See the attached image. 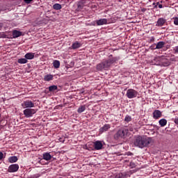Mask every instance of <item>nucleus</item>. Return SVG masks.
I'll use <instances>...</instances> for the list:
<instances>
[{"label":"nucleus","instance_id":"obj_1","mask_svg":"<svg viewBox=\"0 0 178 178\" xmlns=\"http://www.w3.org/2000/svg\"><path fill=\"white\" fill-rule=\"evenodd\" d=\"M151 143H152V138L139 136L136 137L134 141V145L139 148H144V147H148Z\"/></svg>","mask_w":178,"mask_h":178},{"label":"nucleus","instance_id":"obj_2","mask_svg":"<svg viewBox=\"0 0 178 178\" xmlns=\"http://www.w3.org/2000/svg\"><path fill=\"white\" fill-rule=\"evenodd\" d=\"M119 60V58L114 57L112 58H109L105 61H103L102 63H99L97 65V70H108L115 62Z\"/></svg>","mask_w":178,"mask_h":178},{"label":"nucleus","instance_id":"obj_3","mask_svg":"<svg viewBox=\"0 0 178 178\" xmlns=\"http://www.w3.org/2000/svg\"><path fill=\"white\" fill-rule=\"evenodd\" d=\"M127 134H129V129L127 128L120 129L114 135L115 140H124L127 138Z\"/></svg>","mask_w":178,"mask_h":178},{"label":"nucleus","instance_id":"obj_4","mask_svg":"<svg viewBox=\"0 0 178 178\" xmlns=\"http://www.w3.org/2000/svg\"><path fill=\"white\" fill-rule=\"evenodd\" d=\"M37 113V110L34 108H26L24 110V115L25 118H31L33 115Z\"/></svg>","mask_w":178,"mask_h":178},{"label":"nucleus","instance_id":"obj_5","mask_svg":"<svg viewBox=\"0 0 178 178\" xmlns=\"http://www.w3.org/2000/svg\"><path fill=\"white\" fill-rule=\"evenodd\" d=\"M138 95V92H137L134 89H129L127 91V98H129V99H131L133 98H136Z\"/></svg>","mask_w":178,"mask_h":178},{"label":"nucleus","instance_id":"obj_6","mask_svg":"<svg viewBox=\"0 0 178 178\" xmlns=\"http://www.w3.org/2000/svg\"><path fill=\"white\" fill-rule=\"evenodd\" d=\"M94 149L96 151H99V149H102V147H104V144H102V142L100 140H97L92 143Z\"/></svg>","mask_w":178,"mask_h":178},{"label":"nucleus","instance_id":"obj_7","mask_svg":"<svg viewBox=\"0 0 178 178\" xmlns=\"http://www.w3.org/2000/svg\"><path fill=\"white\" fill-rule=\"evenodd\" d=\"M19 170V164H13L8 167V172L10 173H15Z\"/></svg>","mask_w":178,"mask_h":178},{"label":"nucleus","instance_id":"obj_8","mask_svg":"<svg viewBox=\"0 0 178 178\" xmlns=\"http://www.w3.org/2000/svg\"><path fill=\"white\" fill-rule=\"evenodd\" d=\"M22 106L24 108H34L35 105L34 103H33V102L28 100V101H25L22 104Z\"/></svg>","mask_w":178,"mask_h":178},{"label":"nucleus","instance_id":"obj_9","mask_svg":"<svg viewBox=\"0 0 178 178\" xmlns=\"http://www.w3.org/2000/svg\"><path fill=\"white\" fill-rule=\"evenodd\" d=\"M163 59H165V57L163 56H157L154 58V62L157 63L158 65H163Z\"/></svg>","mask_w":178,"mask_h":178},{"label":"nucleus","instance_id":"obj_10","mask_svg":"<svg viewBox=\"0 0 178 178\" xmlns=\"http://www.w3.org/2000/svg\"><path fill=\"white\" fill-rule=\"evenodd\" d=\"M162 117V112L159 110H155L153 112V118L154 119H159V118Z\"/></svg>","mask_w":178,"mask_h":178},{"label":"nucleus","instance_id":"obj_11","mask_svg":"<svg viewBox=\"0 0 178 178\" xmlns=\"http://www.w3.org/2000/svg\"><path fill=\"white\" fill-rule=\"evenodd\" d=\"M109 129H111V124H106L99 129V133H104L105 131H108Z\"/></svg>","mask_w":178,"mask_h":178},{"label":"nucleus","instance_id":"obj_12","mask_svg":"<svg viewBox=\"0 0 178 178\" xmlns=\"http://www.w3.org/2000/svg\"><path fill=\"white\" fill-rule=\"evenodd\" d=\"M97 26H104V24H106L108 23V19H100L96 21Z\"/></svg>","mask_w":178,"mask_h":178},{"label":"nucleus","instance_id":"obj_13","mask_svg":"<svg viewBox=\"0 0 178 178\" xmlns=\"http://www.w3.org/2000/svg\"><path fill=\"white\" fill-rule=\"evenodd\" d=\"M165 23H166V19H165L163 18H159L156 22V26L161 27V26H163V24H165Z\"/></svg>","mask_w":178,"mask_h":178},{"label":"nucleus","instance_id":"obj_14","mask_svg":"<svg viewBox=\"0 0 178 178\" xmlns=\"http://www.w3.org/2000/svg\"><path fill=\"white\" fill-rule=\"evenodd\" d=\"M43 159H44V161H51L52 159V156L48 152L44 153Z\"/></svg>","mask_w":178,"mask_h":178},{"label":"nucleus","instance_id":"obj_15","mask_svg":"<svg viewBox=\"0 0 178 178\" xmlns=\"http://www.w3.org/2000/svg\"><path fill=\"white\" fill-rule=\"evenodd\" d=\"M22 35V32L19 31L17 30H15L13 31V38H17L18 37H20Z\"/></svg>","mask_w":178,"mask_h":178},{"label":"nucleus","instance_id":"obj_16","mask_svg":"<svg viewBox=\"0 0 178 178\" xmlns=\"http://www.w3.org/2000/svg\"><path fill=\"white\" fill-rule=\"evenodd\" d=\"M44 81H51L54 80V75L52 74H47L44 76Z\"/></svg>","mask_w":178,"mask_h":178},{"label":"nucleus","instance_id":"obj_17","mask_svg":"<svg viewBox=\"0 0 178 178\" xmlns=\"http://www.w3.org/2000/svg\"><path fill=\"white\" fill-rule=\"evenodd\" d=\"M17 161H18V159H17V156H10L8 158V162H10V163H15L17 162Z\"/></svg>","mask_w":178,"mask_h":178},{"label":"nucleus","instance_id":"obj_18","mask_svg":"<svg viewBox=\"0 0 178 178\" xmlns=\"http://www.w3.org/2000/svg\"><path fill=\"white\" fill-rule=\"evenodd\" d=\"M159 123L161 126V127H165V126H166V124H168V120H166V119H161L159 121Z\"/></svg>","mask_w":178,"mask_h":178},{"label":"nucleus","instance_id":"obj_19","mask_svg":"<svg viewBox=\"0 0 178 178\" xmlns=\"http://www.w3.org/2000/svg\"><path fill=\"white\" fill-rule=\"evenodd\" d=\"M24 58H26V60L27 59L29 60L34 59V53H27L26 54H25Z\"/></svg>","mask_w":178,"mask_h":178},{"label":"nucleus","instance_id":"obj_20","mask_svg":"<svg viewBox=\"0 0 178 178\" xmlns=\"http://www.w3.org/2000/svg\"><path fill=\"white\" fill-rule=\"evenodd\" d=\"M80 47H81V44L79 42H75L72 45V49H77L78 48H80Z\"/></svg>","mask_w":178,"mask_h":178},{"label":"nucleus","instance_id":"obj_21","mask_svg":"<svg viewBox=\"0 0 178 178\" xmlns=\"http://www.w3.org/2000/svg\"><path fill=\"white\" fill-rule=\"evenodd\" d=\"M53 65L55 69H59V67L60 66V62L58 60H55L53 62Z\"/></svg>","mask_w":178,"mask_h":178},{"label":"nucleus","instance_id":"obj_22","mask_svg":"<svg viewBox=\"0 0 178 178\" xmlns=\"http://www.w3.org/2000/svg\"><path fill=\"white\" fill-rule=\"evenodd\" d=\"M163 47H165L164 42H159L156 46V49H161Z\"/></svg>","mask_w":178,"mask_h":178},{"label":"nucleus","instance_id":"obj_23","mask_svg":"<svg viewBox=\"0 0 178 178\" xmlns=\"http://www.w3.org/2000/svg\"><path fill=\"white\" fill-rule=\"evenodd\" d=\"M56 90H58V86L54 85V86H51L49 87V91H50V92H53L54 91H56Z\"/></svg>","mask_w":178,"mask_h":178},{"label":"nucleus","instance_id":"obj_24","mask_svg":"<svg viewBox=\"0 0 178 178\" xmlns=\"http://www.w3.org/2000/svg\"><path fill=\"white\" fill-rule=\"evenodd\" d=\"M18 63L20 65H24V63H27L29 62L26 58H19L17 60Z\"/></svg>","mask_w":178,"mask_h":178},{"label":"nucleus","instance_id":"obj_25","mask_svg":"<svg viewBox=\"0 0 178 178\" xmlns=\"http://www.w3.org/2000/svg\"><path fill=\"white\" fill-rule=\"evenodd\" d=\"M84 111H86V106H81L78 108L77 112H78V113H83V112H84Z\"/></svg>","mask_w":178,"mask_h":178},{"label":"nucleus","instance_id":"obj_26","mask_svg":"<svg viewBox=\"0 0 178 178\" xmlns=\"http://www.w3.org/2000/svg\"><path fill=\"white\" fill-rule=\"evenodd\" d=\"M53 8L56 10H60V9H62V6L59 3H56L53 6Z\"/></svg>","mask_w":178,"mask_h":178},{"label":"nucleus","instance_id":"obj_27","mask_svg":"<svg viewBox=\"0 0 178 178\" xmlns=\"http://www.w3.org/2000/svg\"><path fill=\"white\" fill-rule=\"evenodd\" d=\"M124 121L125 122H131V117H130V115H127L124 118Z\"/></svg>","mask_w":178,"mask_h":178},{"label":"nucleus","instance_id":"obj_28","mask_svg":"<svg viewBox=\"0 0 178 178\" xmlns=\"http://www.w3.org/2000/svg\"><path fill=\"white\" fill-rule=\"evenodd\" d=\"M174 24L178 26V17L174 18Z\"/></svg>","mask_w":178,"mask_h":178},{"label":"nucleus","instance_id":"obj_29","mask_svg":"<svg viewBox=\"0 0 178 178\" xmlns=\"http://www.w3.org/2000/svg\"><path fill=\"white\" fill-rule=\"evenodd\" d=\"M115 178H123V174L120 173V174H118L115 176Z\"/></svg>","mask_w":178,"mask_h":178},{"label":"nucleus","instance_id":"obj_30","mask_svg":"<svg viewBox=\"0 0 178 178\" xmlns=\"http://www.w3.org/2000/svg\"><path fill=\"white\" fill-rule=\"evenodd\" d=\"M174 52H175V54H178V46H177V47H175L174 48Z\"/></svg>","mask_w":178,"mask_h":178},{"label":"nucleus","instance_id":"obj_31","mask_svg":"<svg viewBox=\"0 0 178 178\" xmlns=\"http://www.w3.org/2000/svg\"><path fill=\"white\" fill-rule=\"evenodd\" d=\"M3 159V153L2 152H0V161Z\"/></svg>","mask_w":178,"mask_h":178},{"label":"nucleus","instance_id":"obj_32","mask_svg":"<svg viewBox=\"0 0 178 178\" xmlns=\"http://www.w3.org/2000/svg\"><path fill=\"white\" fill-rule=\"evenodd\" d=\"M174 122H175V124H178V118H175Z\"/></svg>","mask_w":178,"mask_h":178},{"label":"nucleus","instance_id":"obj_33","mask_svg":"<svg viewBox=\"0 0 178 178\" xmlns=\"http://www.w3.org/2000/svg\"><path fill=\"white\" fill-rule=\"evenodd\" d=\"M83 8V6L78 4V9H82Z\"/></svg>","mask_w":178,"mask_h":178},{"label":"nucleus","instance_id":"obj_34","mask_svg":"<svg viewBox=\"0 0 178 178\" xmlns=\"http://www.w3.org/2000/svg\"><path fill=\"white\" fill-rule=\"evenodd\" d=\"M0 37H1L2 38H5V34L4 33H1L0 35Z\"/></svg>","mask_w":178,"mask_h":178},{"label":"nucleus","instance_id":"obj_35","mask_svg":"<svg viewBox=\"0 0 178 178\" xmlns=\"http://www.w3.org/2000/svg\"><path fill=\"white\" fill-rule=\"evenodd\" d=\"M26 3L29 4V3H31V1H25Z\"/></svg>","mask_w":178,"mask_h":178},{"label":"nucleus","instance_id":"obj_36","mask_svg":"<svg viewBox=\"0 0 178 178\" xmlns=\"http://www.w3.org/2000/svg\"><path fill=\"white\" fill-rule=\"evenodd\" d=\"M159 8L161 9L162 8V4H159Z\"/></svg>","mask_w":178,"mask_h":178},{"label":"nucleus","instance_id":"obj_37","mask_svg":"<svg viewBox=\"0 0 178 178\" xmlns=\"http://www.w3.org/2000/svg\"><path fill=\"white\" fill-rule=\"evenodd\" d=\"M37 177H38V176H35V175L33 176V178H37Z\"/></svg>","mask_w":178,"mask_h":178},{"label":"nucleus","instance_id":"obj_38","mask_svg":"<svg viewBox=\"0 0 178 178\" xmlns=\"http://www.w3.org/2000/svg\"><path fill=\"white\" fill-rule=\"evenodd\" d=\"M129 130H130V131H133V129H130Z\"/></svg>","mask_w":178,"mask_h":178},{"label":"nucleus","instance_id":"obj_39","mask_svg":"<svg viewBox=\"0 0 178 178\" xmlns=\"http://www.w3.org/2000/svg\"><path fill=\"white\" fill-rule=\"evenodd\" d=\"M1 25H0V29H1Z\"/></svg>","mask_w":178,"mask_h":178}]
</instances>
